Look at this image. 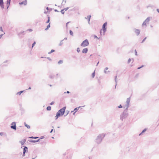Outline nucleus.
Listing matches in <instances>:
<instances>
[{
    "instance_id": "40",
    "label": "nucleus",
    "mask_w": 159,
    "mask_h": 159,
    "mask_svg": "<svg viewBox=\"0 0 159 159\" xmlns=\"http://www.w3.org/2000/svg\"><path fill=\"white\" fill-rule=\"evenodd\" d=\"M104 72L105 73V74H107L108 72H110L109 71H106V70H104Z\"/></svg>"
},
{
    "instance_id": "47",
    "label": "nucleus",
    "mask_w": 159,
    "mask_h": 159,
    "mask_svg": "<svg viewBox=\"0 0 159 159\" xmlns=\"http://www.w3.org/2000/svg\"><path fill=\"white\" fill-rule=\"evenodd\" d=\"M5 33L4 32V33L3 34H1V35H0V39H1V38H2V35L4 34Z\"/></svg>"
},
{
    "instance_id": "56",
    "label": "nucleus",
    "mask_w": 159,
    "mask_h": 159,
    "mask_svg": "<svg viewBox=\"0 0 159 159\" xmlns=\"http://www.w3.org/2000/svg\"><path fill=\"white\" fill-rule=\"evenodd\" d=\"M27 30H28L30 31H32V30L31 29H28Z\"/></svg>"
},
{
    "instance_id": "46",
    "label": "nucleus",
    "mask_w": 159,
    "mask_h": 159,
    "mask_svg": "<svg viewBox=\"0 0 159 159\" xmlns=\"http://www.w3.org/2000/svg\"><path fill=\"white\" fill-rule=\"evenodd\" d=\"M54 103V102L53 101L51 103H50V105H52Z\"/></svg>"
},
{
    "instance_id": "19",
    "label": "nucleus",
    "mask_w": 159,
    "mask_h": 159,
    "mask_svg": "<svg viewBox=\"0 0 159 159\" xmlns=\"http://www.w3.org/2000/svg\"><path fill=\"white\" fill-rule=\"evenodd\" d=\"M24 91V90L21 91L19 92H17L16 93V94L20 95L21 94V93H22Z\"/></svg>"
},
{
    "instance_id": "21",
    "label": "nucleus",
    "mask_w": 159,
    "mask_h": 159,
    "mask_svg": "<svg viewBox=\"0 0 159 159\" xmlns=\"http://www.w3.org/2000/svg\"><path fill=\"white\" fill-rule=\"evenodd\" d=\"M29 142H31V143H36V140H34L30 139V140H29Z\"/></svg>"
},
{
    "instance_id": "28",
    "label": "nucleus",
    "mask_w": 159,
    "mask_h": 159,
    "mask_svg": "<svg viewBox=\"0 0 159 159\" xmlns=\"http://www.w3.org/2000/svg\"><path fill=\"white\" fill-rule=\"evenodd\" d=\"M95 75V70L94 71L93 73H92V76L93 78Z\"/></svg>"
},
{
    "instance_id": "59",
    "label": "nucleus",
    "mask_w": 159,
    "mask_h": 159,
    "mask_svg": "<svg viewBox=\"0 0 159 159\" xmlns=\"http://www.w3.org/2000/svg\"><path fill=\"white\" fill-rule=\"evenodd\" d=\"M40 139H38V140H36V142H38L40 141Z\"/></svg>"
},
{
    "instance_id": "12",
    "label": "nucleus",
    "mask_w": 159,
    "mask_h": 159,
    "mask_svg": "<svg viewBox=\"0 0 159 159\" xmlns=\"http://www.w3.org/2000/svg\"><path fill=\"white\" fill-rule=\"evenodd\" d=\"M26 140L25 139H24L22 140L21 141H20V143L21 144V145H23L25 143V142Z\"/></svg>"
},
{
    "instance_id": "23",
    "label": "nucleus",
    "mask_w": 159,
    "mask_h": 159,
    "mask_svg": "<svg viewBox=\"0 0 159 159\" xmlns=\"http://www.w3.org/2000/svg\"><path fill=\"white\" fill-rule=\"evenodd\" d=\"M88 21L89 22V21L90 20V18L91 17V15H89V16H88Z\"/></svg>"
},
{
    "instance_id": "15",
    "label": "nucleus",
    "mask_w": 159,
    "mask_h": 159,
    "mask_svg": "<svg viewBox=\"0 0 159 159\" xmlns=\"http://www.w3.org/2000/svg\"><path fill=\"white\" fill-rule=\"evenodd\" d=\"M147 130V129H144L142 131V132L140 133L139 134V136H140L141 135H142L143 133L145 132Z\"/></svg>"
},
{
    "instance_id": "9",
    "label": "nucleus",
    "mask_w": 159,
    "mask_h": 159,
    "mask_svg": "<svg viewBox=\"0 0 159 159\" xmlns=\"http://www.w3.org/2000/svg\"><path fill=\"white\" fill-rule=\"evenodd\" d=\"M11 0H7V9H8L9 8L10 2H11Z\"/></svg>"
},
{
    "instance_id": "41",
    "label": "nucleus",
    "mask_w": 159,
    "mask_h": 159,
    "mask_svg": "<svg viewBox=\"0 0 159 159\" xmlns=\"http://www.w3.org/2000/svg\"><path fill=\"white\" fill-rule=\"evenodd\" d=\"M24 33V31L21 32L20 33H19L18 34V35H20L21 34H22L23 33Z\"/></svg>"
},
{
    "instance_id": "29",
    "label": "nucleus",
    "mask_w": 159,
    "mask_h": 159,
    "mask_svg": "<svg viewBox=\"0 0 159 159\" xmlns=\"http://www.w3.org/2000/svg\"><path fill=\"white\" fill-rule=\"evenodd\" d=\"M48 20L46 21V23H49L50 21V17L48 15Z\"/></svg>"
},
{
    "instance_id": "51",
    "label": "nucleus",
    "mask_w": 159,
    "mask_h": 159,
    "mask_svg": "<svg viewBox=\"0 0 159 159\" xmlns=\"http://www.w3.org/2000/svg\"><path fill=\"white\" fill-rule=\"evenodd\" d=\"M70 93V92L69 91H67L66 92H65L64 93Z\"/></svg>"
},
{
    "instance_id": "63",
    "label": "nucleus",
    "mask_w": 159,
    "mask_h": 159,
    "mask_svg": "<svg viewBox=\"0 0 159 159\" xmlns=\"http://www.w3.org/2000/svg\"><path fill=\"white\" fill-rule=\"evenodd\" d=\"M47 12H48V11H45L44 12V13L45 14H47Z\"/></svg>"
},
{
    "instance_id": "1",
    "label": "nucleus",
    "mask_w": 159,
    "mask_h": 159,
    "mask_svg": "<svg viewBox=\"0 0 159 159\" xmlns=\"http://www.w3.org/2000/svg\"><path fill=\"white\" fill-rule=\"evenodd\" d=\"M130 99V98H127L126 101V104L123 106L124 108H125V109L123 113L120 115V119L122 120H123V119L127 118L128 116L127 111L128 108L129 107Z\"/></svg>"
},
{
    "instance_id": "24",
    "label": "nucleus",
    "mask_w": 159,
    "mask_h": 159,
    "mask_svg": "<svg viewBox=\"0 0 159 159\" xmlns=\"http://www.w3.org/2000/svg\"><path fill=\"white\" fill-rule=\"evenodd\" d=\"M46 109L47 111H50L51 110V107L49 106L47 107Z\"/></svg>"
},
{
    "instance_id": "25",
    "label": "nucleus",
    "mask_w": 159,
    "mask_h": 159,
    "mask_svg": "<svg viewBox=\"0 0 159 159\" xmlns=\"http://www.w3.org/2000/svg\"><path fill=\"white\" fill-rule=\"evenodd\" d=\"M63 2L62 3V4L63 5H65L66 3V0H62Z\"/></svg>"
},
{
    "instance_id": "8",
    "label": "nucleus",
    "mask_w": 159,
    "mask_h": 159,
    "mask_svg": "<svg viewBox=\"0 0 159 159\" xmlns=\"http://www.w3.org/2000/svg\"><path fill=\"white\" fill-rule=\"evenodd\" d=\"M134 32L136 33V35L138 36L140 34V30L139 29H134Z\"/></svg>"
},
{
    "instance_id": "55",
    "label": "nucleus",
    "mask_w": 159,
    "mask_h": 159,
    "mask_svg": "<svg viewBox=\"0 0 159 159\" xmlns=\"http://www.w3.org/2000/svg\"><path fill=\"white\" fill-rule=\"evenodd\" d=\"M102 29H101L100 30V33L101 35H102Z\"/></svg>"
},
{
    "instance_id": "22",
    "label": "nucleus",
    "mask_w": 159,
    "mask_h": 159,
    "mask_svg": "<svg viewBox=\"0 0 159 159\" xmlns=\"http://www.w3.org/2000/svg\"><path fill=\"white\" fill-rule=\"evenodd\" d=\"M63 63V61L62 60H60L58 62V64H61Z\"/></svg>"
},
{
    "instance_id": "57",
    "label": "nucleus",
    "mask_w": 159,
    "mask_h": 159,
    "mask_svg": "<svg viewBox=\"0 0 159 159\" xmlns=\"http://www.w3.org/2000/svg\"><path fill=\"white\" fill-rule=\"evenodd\" d=\"M108 69V67H106V68H105V70H107Z\"/></svg>"
},
{
    "instance_id": "45",
    "label": "nucleus",
    "mask_w": 159,
    "mask_h": 159,
    "mask_svg": "<svg viewBox=\"0 0 159 159\" xmlns=\"http://www.w3.org/2000/svg\"><path fill=\"white\" fill-rule=\"evenodd\" d=\"M134 52H135V55L136 56L138 55H137V52L136 50V49L134 50Z\"/></svg>"
},
{
    "instance_id": "26",
    "label": "nucleus",
    "mask_w": 159,
    "mask_h": 159,
    "mask_svg": "<svg viewBox=\"0 0 159 159\" xmlns=\"http://www.w3.org/2000/svg\"><path fill=\"white\" fill-rule=\"evenodd\" d=\"M39 137H33V136H31L30 137H29V138L30 139H37Z\"/></svg>"
},
{
    "instance_id": "32",
    "label": "nucleus",
    "mask_w": 159,
    "mask_h": 159,
    "mask_svg": "<svg viewBox=\"0 0 159 159\" xmlns=\"http://www.w3.org/2000/svg\"><path fill=\"white\" fill-rule=\"evenodd\" d=\"M117 78V75H116V76H115V82L116 83V87H115V88L116 87V85H117V80H116Z\"/></svg>"
},
{
    "instance_id": "35",
    "label": "nucleus",
    "mask_w": 159,
    "mask_h": 159,
    "mask_svg": "<svg viewBox=\"0 0 159 159\" xmlns=\"http://www.w3.org/2000/svg\"><path fill=\"white\" fill-rule=\"evenodd\" d=\"M147 39V37H145L143 39V40H142V41L141 42V43H143L144 41L146 39Z\"/></svg>"
},
{
    "instance_id": "2",
    "label": "nucleus",
    "mask_w": 159,
    "mask_h": 159,
    "mask_svg": "<svg viewBox=\"0 0 159 159\" xmlns=\"http://www.w3.org/2000/svg\"><path fill=\"white\" fill-rule=\"evenodd\" d=\"M105 135L106 134L103 133L99 134L95 139V142L98 144H100Z\"/></svg>"
},
{
    "instance_id": "20",
    "label": "nucleus",
    "mask_w": 159,
    "mask_h": 159,
    "mask_svg": "<svg viewBox=\"0 0 159 159\" xmlns=\"http://www.w3.org/2000/svg\"><path fill=\"white\" fill-rule=\"evenodd\" d=\"M76 107L75 108L74 110V111H75L76 112V111H77L79 108L80 107ZM73 112V111H71V112Z\"/></svg>"
},
{
    "instance_id": "30",
    "label": "nucleus",
    "mask_w": 159,
    "mask_h": 159,
    "mask_svg": "<svg viewBox=\"0 0 159 159\" xmlns=\"http://www.w3.org/2000/svg\"><path fill=\"white\" fill-rule=\"evenodd\" d=\"M54 75H49V77L50 78V79H53L54 78Z\"/></svg>"
},
{
    "instance_id": "31",
    "label": "nucleus",
    "mask_w": 159,
    "mask_h": 159,
    "mask_svg": "<svg viewBox=\"0 0 159 159\" xmlns=\"http://www.w3.org/2000/svg\"><path fill=\"white\" fill-rule=\"evenodd\" d=\"M64 40H61V41L60 42V43L59 44V46H61L62 44H63V41Z\"/></svg>"
},
{
    "instance_id": "38",
    "label": "nucleus",
    "mask_w": 159,
    "mask_h": 159,
    "mask_svg": "<svg viewBox=\"0 0 159 159\" xmlns=\"http://www.w3.org/2000/svg\"><path fill=\"white\" fill-rule=\"evenodd\" d=\"M77 51L78 52H79L80 51L79 48H78L77 49Z\"/></svg>"
},
{
    "instance_id": "16",
    "label": "nucleus",
    "mask_w": 159,
    "mask_h": 159,
    "mask_svg": "<svg viewBox=\"0 0 159 159\" xmlns=\"http://www.w3.org/2000/svg\"><path fill=\"white\" fill-rule=\"evenodd\" d=\"M147 23H148L150 21V17H148L144 20Z\"/></svg>"
},
{
    "instance_id": "62",
    "label": "nucleus",
    "mask_w": 159,
    "mask_h": 159,
    "mask_svg": "<svg viewBox=\"0 0 159 159\" xmlns=\"http://www.w3.org/2000/svg\"><path fill=\"white\" fill-rule=\"evenodd\" d=\"M69 23V22H67V23H66V27H67V24H68Z\"/></svg>"
},
{
    "instance_id": "3",
    "label": "nucleus",
    "mask_w": 159,
    "mask_h": 159,
    "mask_svg": "<svg viewBox=\"0 0 159 159\" xmlns=\"http://www.w3.org/2000/svg\"><path fill=\"white\" fill-rule=\"evenodd\" d=\"M66 108V107H64L58 111L57 113L56 116H55L56 120L59 117L62 116L64 115Z\"/></svg>"
},
{
    "instance_id": "39",
    "label": "nucleus",
    "mask_w": 159,
    "mask_h": 159,
    "mask_svg": "<svg viewBox=\"0 0 159 159\" xmlns=\"http://www.w3.org/2000/svg\"><path fill=\"white\" fill-rule=\"evenodd\" d=\"M36 44V42H34L32 44V48L33 47L34 45H35V44Z\"/></svg>"
},
{
    "instance_id": "48",
    "label": "nucleus",
    "mask_w": 159,
    "mask_h": 159,
    "mask_svg": "<svg viewBox=\"0 0 159 159\" xmlns=\"http://www.w3.org/2000/svg\"><path fill=\"white\" fill-rule=\"evenodd\" d=\"M47 58L50 61H52L51 59L49 57H47Z\"/></svg>"
},
{
    "instance_id": "10",
    "label": "nucleus",
    "mask_w": 159,
    "mask_h": 159,
    "mask_svg": "<svg viewBox=\"0 0 159 159\" xmlns=\"http://www.w3.org/2000/svg\"><path fill=\"white\" fill-rule=\"evenodd\" d=\"M20 5L24 4L25 5L27 4V2L26 0H25L24 1L19 3Z\"/></svg>"
},
{
    "instance_id": "64",
    "label": "nucleus",
    "mask_w": 159,
    "mask_h": 159,
    "mask_svg": "<svg viewBox=\"0 0 159 159\" xmlns=\"http://www.w3.org/2000/svg\"><path fill=\"white\" fill-rule=\"evenodd\" d=\"M46 9L48 10L49 9V8L48 7H46Z\"/></svg>"
},
{
    "instance_id": "36",
    "label": "nucleus",
    "mask_w": 159,
    "mask_h": 159,
    "mask_svg": "<svg viewBox=\"0 0 159 159\" xmlns=\"http://www.w3.org/2000/svg\"><path fill=\"white\" fill-rule=\"evenodd\" d=\"M61 12L62 14H64L65 13L64 10L62 9V10H61Z\"/></svg>"
},
{
    "instance_id": "7",
    "label": "nucleus",
    "mask_w": 159,
    "mask_h": 159,
    "mask_svg": "<svg viewBox=\"0 0 159 159\" xmlns=\"http://www.w3.org/2000/svg\"><path fill=\"white\" fill-rule=\"evenodd\" d=\"M0 7L2 10L4 8V2L3 0H0Z\"/></svg>"
},
{
    "instance_id": "50",
    "label": "nucleus",
    "mask_w": 159,
    "mask_h": 159,
    "mask_svg": "<svg viewBox=\"0 0 159 159\" xmlns=\"http://www.w3.org/2000/svg\"><path fill=\"white\" fill-rule=\"evenodd\" d=\"M44 138V136H41V137H40V139H43Z\"/></svg>"
},
{
    "instance_id": "42",
    "label": "nucleus",
    "mask_w": 159,
    "mask_h": 159,
    "mask_svg": "<svg viewBox=\"0 0 159 159\" xmlns=\"http://www.w3.org/2000/svg\"><path fill=\"white\" fill-rule=\"evenodd\" d=\"M69 8V7H67L63 9L64 10V11L65 10V11H66Z\"/></svg>"
},
{
    "instance_id": "53",
    "label": "nucleus",
    "mask_w": 159,
    "mask_h": 159,
    "mask_svg": "<svg viewBox=\"0 0 159 159\" xmlns=\"http://www.w3.org/2000/svg\"><path fill=\"white\" fill-rule=\"evenodd\" d=\"M3 134V132H0V135L2 136Z\"/></svg>"
},
{
    "instance_id": "58",
    "label": "nucleus",
    "mask_w": 159,
    "mask_h": 159,
    "mask_svg": "<svg viewBox=\"0 0 159 159\" xmlns=\"http://www.w3.org/2000/svg\"><path fill=\"white\" fill-rule=\"evenodd\" d=\"M53 130V129H51V131H50V133H52Z\"/></svg>"
},
{
    "instance_id": "17",
    "label": "nucleus",
    "mask_w": 159,
    "mask_h": 159,
    "mask_svg": "<svg viewBox=\"0 0 159 159\" xmlns=\"http://www.w3.org/2000/svg\"><path fill=\"white\" fill-rule=\"evenodd\" d=\"M50 27V24L49 23L48 25L47 26V27L45 29V30H47Z\"/></svg>"
},
{
    "instance_id": "43",
    "label": "nucleus",
    "mask_w": 159,
    "mask_h": 159,
    "mask_svg": "<svg viewBox=\"0 0 159 159\" xmlns=\"http://www.w3.org/2000/svg\"><path fill=\"white\" fill-rule=\"evenodd\" d=\"M131 61V59L130 58H129L128 61V63H129Z\"/></svg>"
},
{
    "instance_id": "44",
    "label": "nucleus",
    "mask_w": 159,
    "mask_h": 159,
    "mask_svg": "<svg viewBox=\"0 0 159 159\" xmlns=\"http://www.w3.org/2000/svg\"><path fill=\"white\" fill-rule=\"evenodd\" d=\"M119 108H121L123 107V106L120 104L119 106H118V107Z\"/></svg>"
},
{
    "instance_id": "18",
    "label": "nucleus",
    "mask_w": 159,
    "mask_h": 159,
    "mask_svg": "<svg viewBox=\"0 0 159 159\" xmlns=\"http://www.w3.org/2000/svg\"><path fill=\"white\" fill-rule=\"evenodd\" d=\"M24 125L28 129H30V126L29 125H27L25 122L24 123Z\"/></svg>"
},
{
    "instance_id": "4",
    "label": "nucleus",
    "mask_w": 159,
    "mask_h": 159,
    "mask_svg": "<svg viewBox=\"0 0 159 159\" xmlns=\"http://www.w3.org/2000/svg\"><path fill=\"white\" fill-rule=\"evenodd\" d=\"M89 43L88 39H86L83 41L81 44L80 46L82 47H85L89 45Z\"/></svg>"
},
{
    "instance_id": "5",
    "label": "nucleus",
    "mask_w": 159,
    "mask_h": 159,
    "mask_svg": "<svg viewBox=\"0 0 159 159\" xmlns=\"http://www.w3.org/2000/svg\"><path fill=\"white\" fill-rule=\"evenodd\" d=\"M107 22H105L102 25V30L103 32V35H105V33L106 31L107 30Z\"/></svg>"
},
{
    "instance_id": "61",
    "label": "nucleus",
    "mask_w": 159,
    "mask_h": 159,
    "mask_svg": "<svg viewBox=\"0 0 159 159\" xmlns=\"http://www.w3.org/2000/svg\"><path fill=\"white\" fill-rule=\"evenodd\" d=\"M157 11L159 13V9H157Z\"/></svg>"
},
{
    "instance_id": "54",
    "label": "nucleus",
    "mask_w": 159,
    "mask_h": 159,
    "mask_svg": "<svg viewBox=\"0 0 159 159\" xmlns=\"http://www.w3.org/2000/svg\"><path fill=\"white\" fill-rule=\"evenodd\" d=\"M25 152H23V155H22V156L23 157H24V156H25Z\"/></svg>"
},
{
    "instance_id": "33",
    "label": "nucleus",
    "mask_w": 159,
    "mask_h": 159,
    "mask_svg": "<svg viewBox=\"0 0 159 159\" xmlns=\"http://www.w3.org/2000/svg\"><path fill=\"white\" fill-rule=\"evenodd\" d=\"M55 52L54 50L52 49V50H51L50 52H48V54H50L51 53H52V52Z\"/></svg>"
},
{
    "instance_id": "27",
    "label": "nucleus",
    "mask_w": 159,
    "mask_h": 159,
    "mask_svg": "<svg viewBox=\"0 0 159 159\" xmlns=\"http://www.w3.org/2000/svg\"><path fill=\"white\" fill-rule=\"evenodd\" d=\"M69 33L70 35H71L72 36H73V33L72 30H70Z\"/></svg>"
},
{
    "instance_id": "13",
    "label": "nucleus",
    "mask_w": 159,
    "mask_h": 159,
    "mask_svg": "<svg viewBox=\"0 0 159 159\" xmlns=\"http://www.w3.org/2000/svg\"><path fill=\"white\" fill-rule=\"evenodd\" d=\"M27 151L28 148L26 146H25L23 148V152L25 153L26 152H27Z\"/></svg>"
},
{
    "instance_id": "37",
    "label": "nucleus",
    "mask_w": 159,
    "mask_h": 159,
    "mask_svg": "<svg viewBox=\"0 0 159 159\" xmlns=\"http://www.w3.org/2000/svg\"><path fill=\"white\" fill-rule=\"evenodd\" d=\"M144 66V65H142L141 66H140V67H138V68H137V69L139 70V69H140L141 68L143 67Z\"/></svg>"
},
{
    "instance_id": "14",
    "label": "nucleus",
    "mask_w": 159,
    "mask_h": 159,
    "mask_svg": "<svg viewBox=\"0 0 159 159\" xmlns=\"http://www.w3.org/2000/svg\"><path fill=\"white\" fill-rule=\"evenodd\" d=\"M149 7H151V8H154L155 6L153 5L149 4L148 6H147V8H148Z\"/></svg>"
},
{
    "instance_id": "49",
    "label": "nucleus",
    "mask_w": 159,
    "mask_h": 159,
    "mask_svg": "<svg viewBox=\"0 0 159 159\" xmlns=\"http://www.w3.org/2000/svg\"><path fill=\"white\" fill-rule=\"evenodd\" d=\"M0 30L1 31H3V30H2V26H1L0 27Z\"/></svg>"
},
{
    "instance_id": "52",
    "label": "nucleus",
    "mask_w": 159,
    "mask_h": 159,
    "mask_svg": "<svg viewBox=\"0 0 159 159\" xmlns=\"http://www.w3.org/2000/svg\"><path fill=\"white\" fill-rule=\"evenodd\" d=\"M94 38H97L98 39H99V38H98L97 37V36L95 35H94Z\"/></svg>"
},
{
    "instance_id": "11",
    "label": "nucleus",
    "mask_w": 159,
    "mask_h": 159,
    "mask_svg": "<svg viewBox=\"0 0 159 159\" xmlns=\"http://www.w3.org/2000/svg\"><path fill=\"white\" fill-rule=\"evenodd\" d=\"M88 49L87 48H84L82 51V52L83 53H86L88 52Z\"/></svg>"
},
{
    "instance_id": "60",
    "label": "nucleus",
    "mask_w": 159,
    "mask_h": 159,
    "mask_svg": "<svg viewBox=\"0 0 159 159\" xmlns=\"http://www.w3.org/2000/svg\"><path fill=\"white\" fill-rule=\"evenodd\" d=\"M54 11L56 12H59V11L57 9H55Z\"/></svg>"
},
{
    "instance_id": "6",
    "label": "nucleus",
    "mask_w": 159,
    "mask_h": 159,
    "mask_svg": "<svg viewBox=\"0 0 159 159\" xmlns=\"http://www.w3.org/2000/svg\"><path fill=\"white\" fill-rule=\"evenodd\" d=\"M11 129L16 130V123L15 122H13L11 124Z\"/></svg>"
},
{
    "instance_id": "34",
    "label": "nucleus",
    "mask_w": 159,
    "mask_h": 159,
    "mask_svg": "<svg viewBox=\"0 0 159 159\" xmlns=\"http://www.w3.org/2000/svg\"><path fill=\"white\" fill-rule=\"evenodd\" d=\"M146 23H147L144 21L142 24V26H143L145 25L146 26Z\"/></svg>"
}]
</instances>
